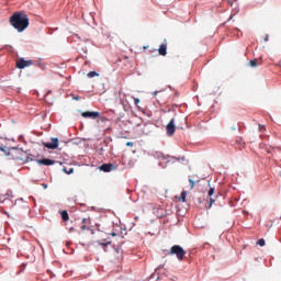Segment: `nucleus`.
<instances>
[{"label":"nucleus","mask_w":281,"mask_h":281,"mask_svg":"<svg viewBox=\"0 0 281 281\" xmlns=\"http://www.w3.org/2000/svg\"><path fill=\"white\" fill-rule=\"evenodd\" d=\"M9 22L15 30H18V32H24L30 25V18L25 11H14L9 19Z\"/></svg>","instance_id":"f257e3e1"},{"label":"nucleus","mask_w":281,"mask_h":281,"mask_svg":"<svg viewBox=\"0 0 281 281\" xmlns=\"http://www.w3.org/2000/svg\"><path fill=\"white\" fill-rule=\"evenodd\" d=\"M170 256H177L178 260H183L187 251L186 249L181 248V246H172L170 251H169Z\"/></svg>","instance_id":"f03ea898"},{"label":"nucleus","mask_w":281,"mask_h":281,"mask_svg":"<svg viewBox=\"0 0 281 281\" xmlns=\"http://www.w3.org/2000/svg\"><path fill=\"white\" fill-rule=\"evenodd\" d=\"M32 65H33V59L19 58L16 61V68H20V70H23L24 68Z\"/></svg>","instance_id":"7ed1b4c3"},{"label":"nucleus","mask_w":281,"mask_h":281,"mask_svg":"<svg viewBox=\"0 0 281 281\" xmlns=\"http://www.w3.org/2000/svg\"><path fill=\"white\" fill-rule=\"evenodd\" d=\"M176 133L175 119H171L167 124V135L172 136Z\"/></svg>","instance_id":"20e7f679"},{"label":"nucleus","mask_w":281,"mask_h":281,"mask_svg":"<svg viewBox=\"0 0 281 281\" xmlns=\"http://www.w3.org/2000/svg\"><path fill=\"white\" fill-rule=\"evenodd\" d=\"M190 191L195 187V183H200V178L196 175H189Z\"/></svg>","instance_id":"39448f33"},{"label":"nucleus","mask_w":281,"mask_h":281,"mask_svg":"<svg viewBox=\"0 0 281 281\" xmlns=\"http://www.w3.org/2000/svg\"><path fill=\"white\" fill-rule=\"evenodd\" d=\"M100 169H101V171H104V172H111V171L115 170L116 167L112 162H105V164L101 165Z\"/></svg>","instance_id":"423d86ee"},{"label":"nucleus","mask_w":281,"mask_h":281,"mask_svg":"<svg viewBox=\"0 0 281 281\" xmlns=\"http://www.w3.org/2000/svg\"><path fill=\"white\" fill-rule=\"evenodd\" d=\"M82 116L85 119H99L100 116V112L98 111H87V112H82Z\"/></svg>","instance_id":"0eeeda50"},{"label":"nucleus","mask_w":281,"mask_h":281,"mask_svg":"<svg viewBox=\"0 0 281 281\" xmlns=\"http://www.w3.org/2000/svg\"><path fill=\"white\" fill-rule=\"evenodd\" d=\"M43 145L46 148H58L59 138H57V137L52 138V143H43Z\"/></svg>","instance_id":"6e6552de"},{"label":"nucleus","mask_w":281,"mask_h":281,"mask_svg":"<svg viewBox=\"0 0 281 281\" xmlns=\"http://www.w3.org/2000/svg\"><path fill=\"white\" fill-rule=\"evenodd\" d=\"M214 191H215V187H210L209 193H207V195L210 198L209 209H211L213 203H215V201H216V199L213 198Z\"/></svg>","instance_id":"1a4fd4ad"},{"label":"nucleus","mask_w":281,"mask_h":281,"mask_svg":"<svg viewBox=\"0 0 281 281\" xmlns=\"http://www.w3.org/2000/svg\"><path fill=\"white\" fill-rule=\"evenodd\" d=\"M36 161L38 162V165H46V166L55 165L56 162V160H53V159H37Z\"/></svg>","instance_id":"9d476101"},{"label":"nucleus","mask_w":281,"mask_h":281,"mask_svg":"<svg viewBox=\"0 0 281 281\" xmlns=\"http://www.w3.org/2000/svg\"><path fill=\"white\" fill-rule=\"evenodd\" d=\"M167 44H161L158 48V54H160V56H167Z\"/></svg>","instance_id":"9b49d317"},{"label":"nucleus","mask_w":281,"mask_h":281,"mask_svg":"<svg viewBox=\"0 0 281 281\" xmlns=\"http://www.w3.org/2000/svg\"><path fill=\"white\" fill-rule=\"evenodd\" d=\"M69 218L70 217H69L68 211L67 210L61 211V220H63V222H68Z\"/></svg>","instance_id":"f8f14e48"},{"label":"nucleus","mask_w":281,"mask_h":281,"mask_svg":"<svg viewBox=\"0 0 281 281\" xmlns=\"http://www.w3.org/2000/svg\"><path fill=\"white\" fill-rule=\"evenodd\" d=\"M241 148V147H245L246 146V143L243 140V138H237L236 140V147Z\"/></svg>","instance_id":"ddd939ff"},{"label":"nucleus","mask_w":281,"mask_h":281,"mask_svg":"<svg viewBox=\"0 0 281 281\" xmlns=\"http://www.w3.org/2000/svg\"><path fill=\"white\" fill-rule=\"evenodd\" d=\"M249 66H251L252 68H257V66H258L257 59H250Z\"/></svg>","instance_id":"4468645a"},{"label":"nucleus","mask_w":281,"mask_h":281,"mask_svg":"<svg viewBox=\"0 0 281 281\" xmlns=\"http://www.w3.org/2000/svg\"><path fill=\"white\" fill-rule=\"evenodd\" d=\"M82 223H86V229H87L88 225H90V223H91L90 217H83Z\"/></svg>","instance_id":"2eb2a0df"},{"label":"nucleus","mask_w":281,"mask_h":281,"mask_svg":"<svg viewBox=\"0 0 281 281\" xmlns=\"http://www.w3.org/2000/svg\"><path fill=\"white\" fill-rule=\"evenodd\" d=\"M63 171L67 172V175H71V172H74V168L67 169V167H64Z\"/></svg>","instance_id":"dca6fc26"},{"label":"nucleus","mask_w":281,"mask_h":281,"mask_svg":"<svg viewBox=\"0 0 281 281\" xmlns=\"http://www.w3.org/2000/svg\"><path fill=\"white\" fill-rule=\"evenodd\" d=\"M187 191H182V193H181V201H183V202H186L187 201Z\"/></svg>","instance_id":"f3484780"},{"label":"nucleus","mask_w":281,"mask_h":281,"mask_svg":"<svg viewBox=\"0 0 281 281\" xmlns=\"http://www.w3.org/2000/svg\"><path fill=\"white\" fill-rule=\"evenodd\" d=\"M95 76H99V74L95 71L88 72V78H94Z\"/></svg>","instance_id":"a211bd4d"},{"label":"nucleus","mask_w":281,"mask_h":281,"mask_svg":"<svg viewBox=\"0 0 281 281\" xmlns=\"http://www.w3.org/2000/svg\"><path fill=\"white\" fill-rule=\"evenodd\" d=\"M257 244H258V246L263 247V246H265V244H266V241H265V239H263V238H261V239H259V240L257 241Z\"/></svg>","instance_id":"6ab92c4d"},{"label":"nucleus","mask_w":281,"mask_h":281,"mask_svg":"<svg viewBox=\"0 0 281 281\" xmlns=\"http://www.w3.org/2000/svg\"><path fill=\"white\" fill-rule=\"evenodd\" d=\"M126 147H134V143L132 140L127 142Z\"/></svg>","instance_id":"aec40b11"},{"label":"nucleus","mask_w":281,"mask_h":281,"mask_svg":"<svg viewBox=\"0 0 281 281\" xmlns=\"http://www.w3.org/2000/svg\"><path fill=\"white\" fill-rule=\"evenodd\" d=\"M134 102H135V104H136V106L139 104V102H140V100H139V98H135L134 99Z\"/></svg>","instance_id":"412c9836"},{"label":"nucleus","mask_w":281,"mask_h":281,"mask_svg":"<svg viewBox=\"0 0 281 281\" xmlns=\"http://www.w3.org/2000/svg\"><path fill=\"white\" fill-rule=\"evenodd\" d=\"M74 232H76V227H69V233L72 234Z\"/></svg>","instance_id":"4be33fe9"},{"label":"nucleus","mask_w":281,"mask_h":281,"mask_svg":"<svg viewBox=\"0 0 281 281\" xmlns=\"http://www.w3.org/2000/svg\"><path fill=\"white\" fill-rule=\"evenodd\" d=\"M81 229H82V231L87 229V225H86V223H82V225H81Z\"/></svg>","instance_id":"5701e85b"},{"label":"nucleus","mask_w":281,"mask_h":281,"mask_svg":"<svg viewBox=\"0 0 281 281\" xmlns=\"http://www.w3.org/2000/svg\"><path fill=\"white\" fill-rule=\"evenodd\" d=\"M108 244H111V241H106V243H101V246H108Z\"/></svg>","instance_id":"b1692460"},{"label":"nucleus","mask_w":281,"mask_h":281,"mask_svg":"<svg viewBox=\"0 0 281 281\" xmlns=\"http://www.w3.org/2000/svg\"><path fill=\"white\" fill-rule=\"evenodd\" d=\"M0 150H2L3 153H7V148L5 147H1Z\"/></svg>","instance_id":"393cba45"},{"label":"nucleus","mask_w":281,"mask_h":281,"mask_svg":"<svg viewBox=\"0 0 281 281\" xmlns=\"http://www.w3.org/2000/svg\"><path fill=\"white\" fill-rule=\"evenodd\" d=\"M268 40H269V35H266L265 42H268Z\"/></svg>","instance_id":"a878e982"},{"label":"nucleus","mask_w":281,"mask_h":281,"mask_svg":"<svg viewBox=\"0 0 281 281\" xmlns=\"http://www.w3.org/2000/svg\"><path fill=\"white\" fill-rule=\"evenodd\" d=\"M112 236H116V234H115V233H113V234H112Z\"/></svg>","instance_id":"bb28decb"},{"label":"nucleus","mask_w":281,"mask_h":281,"mask_svg":"<svg viewBox=\"0 0 281 281\" xmlns=\"http://www.w3.org/2000/svg\"><path fill=\"white\" fill-rule=\"evenodd\" d=\"M5 155H10V153L8 151V153H5Z\"/></svg>","instance_id":"cd10ccee"},{"label":"nucleus","mask_w":281,"mask_h":281,"mask_svg":"<svg viewBox=\"0 0 281 281\" xmlns=\"http://www.w3.org/2000/svg\"><path fill=\"white\" fill-rule=\"evenodd\" d=\"M259 128H261V124H259Z\"/></svg>","instance_id":"c85d7f7f"}]
</instances>
